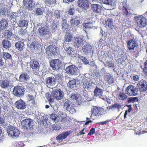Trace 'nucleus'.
I'll list each match as a JSON object with an SVG mask.
<instances>
[{"mask_svg":"<svg viewBox=\"0 0 147 147\" xmlns=\"http://www.w3.org/2000/svg\"><path fill=\"white\" fill-rule=\"evenodd\" d=\"M70 98L72 102H76L78 105H80L82 103L81 96L79 94L72 93L70 95Z\"/></svg>","mask_w":147,"mask_h":147,"instance_id":"14","label":"nucleus"},{"mask_svg":"<svg viewBox=\"0 0 147 147\" xmlns=\"http://www.w3.org/2000/svg\"><path fill=\"white\" fill-rule=\"evenodd\" d=\"M95 132V129L93 128H92L90 130V132L88 134V135L90 136H91L94 134Z\"/></svg>","mask_w":147,"mask_h":147,"instance_id":"58","label":"nucleus"},{"mask_svg":"<svg viewBox=\"0 0 147 147\" xmlns=\"http://www.w3.org/2000/svg\"><path fill=\"white\" fill-rule=\"evenodd\" d=\"M138 46V44L134 39H131L128 41L127 43V47L129 50H134L136 47Z\"/></svg>","mask_w":147,"mask_h":147,"instance_id":"20","label":"nucleus"},{"mask_svg":"<svg viewBox=\"0 0 147 147\" xmlns=\"http://www.w3.org/2000/svg\"><path fill=\"white\" fill-rule=\"evenodd\" d=\"M30 67L33 69H36L38 68L39 64L37 61L31 60L30 63Z\"/></svg>","mask_w":147,"mask_h":147,"instance_id":"31","label":"nucleus"},{"mask_svg":"<svg viewBox=\"0 0 147 147\" xmlns=\"http://www.w3.org/2000/svg\"><path fill=\"white\" fill-rule=\"evenodd\" d=\"M90 2L88 0H78V6L82 9L86 10L90 8Z\"/></svg>","mask_w":147,"mask_h":147,"instance_id":"12","label":"nucleus"},{"mask_svg":"<svg viewBox=\"0 0 147 147\" xmlns=\"http://www.w3.org/2000/svg\"><path fill=\"white\" fill-rule=\"evenodd\" d=\"M55 0H45V3L47 5H50L54 3Z\"/></svg>","mask_w":147,"mask_h":147,"instance_id":"51","label":"nucleus"},{"mask_svg":"<svg viewBox=\"0 0 147 147\" xmlns=\"http://www.w3.org/2000/svg\"><path fill=\"white\" fill-rule=\"evenodd\" d=\"M71 102L68 100H65L64 106L66 109L68 110L71 107Z\"/></svg>","mask_w":147,"mask_h":147,"instance_id":"49","label":"nucleus"},{"mask_svg":"<svg viewBox=\"0 0 147 147\" xmlns=\"http://www.w3.org/2000/svg\"><path fill=\"white\" fill-rule=\"evenodd\" d=\"M138 91V88L134 86L129 85L126 88L125 92L128 95L135 96L137 94Z\"/></svg>","mask_w":147,"mask_h":147,"instance_id":"7","label":"nucleus"},{"mask_svg":"<svg viewBox=\"0 0 147 147\" xmlns=\"http://www.w3.org/2000/svg\"><path fill=\"white\" fill-rule=\"evenodd\" d=\"M2 55L3 58L5 60L7 59H10L12 58L11 55L9 53L7 52H3Z\"/></svg>","mask_w":147,"mask_h":147,"instance_id":"50","label":"nucleus"},{"mask_svg":"<svg viewBox=\"0 0 147 147\" xmlns=\"http://www.w3.org/2000/svg\"><path fill=\"white\" fill-rule=\"evenodd\" d=\"M105 66H108L109 67H113L114 66V64L111 61H107L105 63H103Z\"/></svg>","mask_w":147,"mask_h":147,"instance_id":"54","label":"nucleus"},{"mask_svg":"<svg viewBox=\"0 0 147 147\" xmlns=\"http://www.w3.org/2000/svg\"><path fill=\"white\" fill-rule=\"evenodd\" d=\"M57 23H55L54 22L52 23L51 26V27L52 29L53 30H56L57 29Z\"/></svg>","mask_w":147,"mask_h":147,"instance_id":"59","label":"nucleus"},{"mask_svg":"<svg viewBox=\"0 0 147 147\" xmlns=\"http://www.w3.org/2000/svg\"><path fill=\"white\" fill-rule=\"evenodd\" d=\"M53 94L55 98L57 100H60L63 97V92L59 89H55Z\"/></svg>","mask_w":147,"mask_h":147,"instance_id":"19","label":"nucleus"},{"mask_svg":"<svg viewBox=\"0 0 147 147\" xmlns=\"http://www.w3.org/2000/svg\"><path fill=\"white\" fill-rule=\"evenodd\" d=\"M118 98L121 100H125L127 98V95L122 92H118L117 94Z\"/></svg>","mask_w":147,"mask_h":147,"instance_id":"37","label":"nucleus"},{"mask_svg":"<svg viewBox=\"0 0 147 147\" xmlns=\"http://www.w3.org/2000/svg\"><path fill=\"white\" fill-rule=\"evenodd\" d=\"M8 22L5 19L0 20V29L3 30L7 27Z\"/></svg>","mask_w":147,"mask_h":147,"instance_id":"33","label":"nucleus"},{"mask_svg":"<svg viewBox=\"0 0 147 147\" xmlns=\"http://www.w3.org/2000/svg\"><path fill=\"white\" fill-rule=\"evenodd\" d=\"M30 77L27 73H25L21 74L19 77V81L21 82H26L29 79Z\"/></svg>","mask_w":147,"mask_h":147,"instance_id":"26","label":"nucleus"},{"mask_svg":"<svg viewBox=\"0 0 147 147\" xmlns=\"http://www.w3.org/2000/svg\"><path fill=\"white\" fill-rule=\"evenodd\" d=\"M94 47L89 43L86 44L85 45L82 47V50L86 55H88L91 53H93Z\"/></svg>","mask_w":147,"mask_h":147,"instance_id":"17","label":"nucleus"},{"mask_svg":"<svg viewBox=\"0 0 147 147\" xmlns=\"http://www.w3.org/2000/svg\"><path fill=\"white\" fill-rule=\"evenodd\" d=\"M94 22L95 21H93L92 19H90L89 21L87 23H85L84 24L83 26L85 28L88 29L91 28H93Z\"/></svg>","mask_w":147,"mask_h":147,"instance_id":"27","label":"nucleus"},{"mask_svg":"<svg viewBox=\"0 0 147 147\" xmlns=\"http://www.w3.org/2000/svg\"><path fill=\"white\" fill-rule=\"evenodd\" d=\"M4 34L5 38L11 40V37L12 36V33L11 30H6L4 31Z\"/></svg>","mask_w":147,"mask_h":147,"instance_id":"42","label":"nucleus"},{"mask_svg":"<svg viewBox=\"0 0 147 147\" xmlns=\"http://www.w3.org/2000/svg\"><path fill=\"white\" fill-rule=\"evenodd\" d=\"M0 86L3 88H7L9 86V81L6 80H1L0 81Z\"/></svg>","mask_w":147,"mask_h":147,"instance_id":"39","label":"nucleus"},{"mask_svg":"<svg viewBox=\"0 0 147 147\" xmlns=\"http://www.w3.org/2000/svg\"><path fill=\"white\" fill-rule=\"evenodd\" d=\"M3 48L8 49L11 47V43L8 40H4L2 43Z\"/></svg>","mask_w":147,"mask_h":147,"instance_id":"43","label":"nucleus"},{"mask_svg":"<svg viewBox=\"0 0 147 147\" xmlns=\"http://www.w3.org/2000/svg\"><path fill=\"white\" fill-rule=\"evenodd\" d=\"M55 77L60 81H61L63 78L62 74L61 73L56 74L55 75Z\"/></svg>","mask_w":147,"mask_h":147,"instance_id":"52","label":"nucleus"},{"mask_svg":"<svg viewBox=\"0 0 147 147\" xmlns=\"http://www.w3.org/2000/svg\"><path fill=\"white\" fill-rule=\"evenodd\" d=\"M104 98L102 99L106 101L108 103L111 104V103L112 101L109 99L108 98H107L105 96V97H104Z\"/></svg>","mask_w":147,"mask_h":147,"instance_id":"62","label":"nucleus"},{"mask_svg":"<svg viewBox=\"0 0 147 147\" xmlns=\"http://www.w3.org/2000/svg\"><path fill=\"white\" fill-rule=\"evenodd\" d=\"M44 12V9L42 7L38 8L36 11L35 15L37 16H40L43 14Z\"/></svg>","mask_w":147,"mask_h":147,"instance_id":"47","label":"nucleus"},{"mask_svg":"<svg viewBox=\"0 0 147 147\" xmlns=\"http://www.w3.org/2000/svg\"><path fill=\"white\" fill-rule=\"evenodd\" d=\"M80 58L82 60L85 64H86L89 63V62L84 57L82 56H80Z\"/></svg>","mask_w":147,"mask_h":147,"instance_id":"56","label":"nucleus"},{"mask_svg":"<svg viewBox=\"0 0 147 147\" xmlns=\"http://www.w3.org/2000/svg\"><path fill=\"white\" fill-rule=\"evenodd\" d=\"M15 47L16 49L20 51H22L24 48V44L21 41H18L16 43Z\"/></svg>","mask_w":147,"mask_h":147,"instance_id":"38","label":"nucleus"},{"mask_svg":"<svg viewBox=\"0 0 147 147\" xmlns=\"http://www.w3.org/2000/svg\"><path fill=\"white\" fill-rule=\"evenodd\" d=\"M16 108L19 109H24L26 107V105L25 102L21 100H19L16 102Z\"/></svg>","mask_w":147,"mask_h":147,"instance_id":"22","label":"nucleus"},{"mask_svg":"<svg viewBox=\"0 0 147 147\" xmlns=\"http://www.w3.org/2000/svg\"><path fill=\"white\" fill-rule=\"evenodd\" d=\"M78 84V81L76 79L72 80L69 81L68 82V86L71 88L76 87Z\"/></svg>","mask_w":147,"mask_h":147,"instance_id":"36","label":"nucleus"},{"mask_svg":"<svg viewBox=\"0 0 147 147\" xmlns=\"http://www.w3.org/2000/svg\"><path fill=\"white\" fill-rule=\"evenodd\" d=\"M5 118L3 116H0V124L4 125L5 124Z\"/></svg>","mask_w":147,"mask_h":147,"instance_id":"57","label":"nucleus"},{"mask_svg":"<svg viewBox=\"0 0 147 147\" xmlns=\"http://www.w3.org/2000/svg\"><path fill=\"white\" fill-rule=\"evenodd\" d=\"M137 86L140 92H144L147 90V82L143 80L138 82Z\"/></svg>","mask_w":147,"mask_h":147,"instance_id":"11","label":"nucleus"},{"mask_svg":"<svg viewBox=\"0 0 147 147\" xmlns=\"http://www.w3.org/2000/svg\"><path fill=\"white\" fill-rule=\"evenodd\" d=\"M123 7H122V10L125 16L130 13L129 12V11L127 10V8H126V4L125 3H123L122 4Z\"/></svg>","mask_w":147,"mask_h":147,"instance_id":"44","label":"nucleus"},{"mask_svg":"<svg viewBox=\"0 0 147 147\" xmlns=\"http://www.w3.org/2000/svg\"><path fill=\"white\" fill-rule=\"evenodd\" d=\"M50 64L53 70H57L60 68L61 66V62L59 59H55L51 61Z\"/></svg>","mask_w":147,"mask_h":147,"instance_id":"16","label":"nucleus"},{"mask_svg":"<svg viewBox=\"0 0 147 147\" xmlns=\"http://www.w3.org/2000/svg\"><path fill=\"white\" fill-rule=\"evenodd\" d=\"M79 18L78 17H72L70 20V23L72 26H77L79 24Z\"/></svg>","mask_w":147,"mask_h":147,"instance_id":"29","label":"nucleus"},{"mask_svg":"<svg viewBox=\"0 0 147 147\" xmlns=\"http://www.w3.org/2000/svg\"><path fill=\"white\" fill-rule=\"evenodd\" d=\"M62 27L63 31L67 29L68 24L67 23V20L66 19H62Z\"/></svg>","mask_w":147,"mask_h":147,"instance_id":"45","label":"nucleus"},{"mask_svg":"<svg viewBox=\"0 0 147 147\" xmlns=\"http://www.w3.org/2000/svg\"><path fill=\"white\" fill-rule=\"evenodd\" d=\"M135 19L138 26L140 28L144 27L146 25L147 20L142 16H138L135 17Z\"/></svg>","mask_w":147,"mask_h":147,"instance_id":"6","label":"nucleus"},{"mask_svg":"<svg viewBox=\"0 0 147 147\" xmlns=\"http://www.w3.org/2000/svg\"><path fill=\"white\" fill-rule=\"evenodd\" d=\"M65 42H64L63 44L64 46V49L66 51L67 53L69 54H71L72 52H73V48L70 47H66L65 45Z\"/></svg>","mask_w":147,"mask_h":147,"instance_id":"46","label":"nucleus"},{"mask_svg":"<svg viewBox=\"0 0 147 147\" xmlns=\"http://www.w3.org/2000/svg\"><path fill=\"white\" fill-rule=\"evenodd\" d=\"M61 12L58 10H55L54 12V16L57 18H59L60 17Z\"/></svg>","mask_w":147,"mask_h":147,"instance_id":"53","label":"nucleus"},{"mask_svg":"<svg viewBox=\"0 0 147 147\" xmlns=\"http://www.w3.org/2000/svg\"><path fill=\"white\" fill-rule=\"evenodd\" d=\"M100 72L102 74H104V75L106 74H108L107 73L105 69L104 68H103L102 69Z\"/></svg>","mask_w":147,"mask_h":147,"instance_id":"64","label":"nucleus"},{"mask_svg":"<svg viewBox=\"0 0 147 147\" xmlns=\"http://www.w3.org/2000/svg\"><path fill=\"white\" fill-rule=\"evenodd\" d=\"M94 94L97 96L102 99L104 98L105 96L103 94L102 90L98 88H96L94 91Z\"/></svg>","mask_w":147,"mask_h":147,"instance_id":"25","label":"nucleus"},{"mask_svg":"<svg viewBox=\"0 0 147 147\" xmlns=\"http://www.w3.org/2000/svg\"><path fill=\"white\" fill-rule=\"evenodd\" d=\"M91 7L92 10L95 15L98 16L101 14L102 10L101 5L97 4H93L91 5Z\"/></svg>","mask_w":147,"mask_h":147,"instance_id":"15","label":"nucleus"},{"mask_svg":"<svg viewBox=\"0 0 147 147\" xmlns=\"http://www.w3.org/2000/svg\"><path fill=\"white\" fill-rule=\"evenodd\" d=\"M47 84L48 86H54L56 84L57 80L54 77H50L46 79Z\"/></svg>","mask_w":147,"mask_h":147,"instance_id":"21","label":"nucleus"},{"mask_svg":"<svg viewBox=\"0 0 147 147\" xmlns=\"http://www.w3.org/2000/svg\"><path fill=\"white\" fill-rule=\"evenodd\" d=\"M7 133L9 136L13 138L18 137L20 134L19 130L15 127L11 125L8 127Z\"/></svg>","mask_w":147,"mask_h":147,"instance_id":"5","label":"nucleus"},{"mask_svg":"<svg viewBox=\"0 0 147 147\" xmlns=\"http://www.w3.org/2000/svg\"><path fill=\"white\" fill-rule=\"evenodd\" d=\"M28 21L24 20H20L18 23V25L20 27L26 28L28 27Z\"/></svg>","mask_w":147,"mask_h":147,"instance_id":"28","label":"nucleus"},{"mask_svg":"<svg viewBox=\"0 0 147 147\" xmlns=\"http://www.w3.org/2000/svg\"><path fill=\"white\" fill-rule=\"evenodd\" d=\"M117 0H100V3L112 7L116 3Z\"/></svg>","mask_w":147,"mask_h":147,"instance_id":"24","label":"nucleus"},{"mask_svg":"<svg viewBox=\"0 0 147 147\" xmlns=\"http://www.w3.org/2000/svg\"><path fill=\"white\" fill-rule=\"evenodd\" d=\"M104 114V110L103 109L95 107H94L93 109L92 110V114L90 117H98L99 116ZM96 118L94 117V119H95Z\"/></svg>","mask_w":147,"mask_h":147,"instance_id":"8","label":"nucleus"},{"mask_svg":"<svg viewBox=\"0 0 147 147\" xmlns=\"http://www.w3.org/2000/svg\"><path fill=\"white\" fill-rule=\"evenodd\" d=\"M103 23L105 25L108 26L109 28L111 29L115 28V26L113 25V20L111 19H108L107 20H105Z\"/></svg>","mask_w":147,"mask_h":147,"instance_id":"32","label":"nucleus"},{"mask_svg":"<svg viewBox=\"0 0 147 147\" xmlns=\"http://www.w3.org/2000/svg\"><path fill=\"white\" fill-rule=\"evenodd\" d=\"M40 46V45L38 42H34L31 43L30 45V47L31 50H33L38 49L39 48Z\"/></svg>","mask_w":147,"mask_h":147,"instance_id":"41","label":"nucleus"},{"mask_svg":"<svg viewBox=\"0 0 147 147\" xmlns=\"http://www.w3.org/2000/svg\"><path fill=\"white\" fill-rule=\"evenodd\" d=\"M104 79L108 83L111 84L113 82V78L109 74H106L104 75Z\"/></svg>","mask_w":147,"mask_h":147,"instance_id":"34","label":"nucleus"},{"mask_svg":"<svg viewBox=\"0 0 147 147\" xmlns=\"http://www.w3.org/2000/svg\"><path fill=\"white\" fill-rule=\"evenodd\" d=\"M73 38L72 35L70 33L66 32L64 38L65 41L67 42H71Z\"/></svg>","mask_w":147,"mask_h":147,"instance_id":"40","label":"nucleus"},{"mask_svg":"<svg viewBox=\"0 0 147 147\" xmlns=\"http://www.w3.org/2000/svg\"><path fill=\"white\" fill-rule=\"evenodd\" d=\"M80 80L83 83L82 86L86 91H91L95 85L90 79L84 76H82Z\"/></svg>","mask_w":147,"mask_h":147,"instance_id":"1","label":"nucleus"},{"mask_svg":"<svg viewBox=\"0 0 147 147\" xmlns=\"http://www.w3.org/2000/svg\"><path fill=\"white\" fill-rule=\"evenodd\" d=\"M15 13L13 12L9 13H8V16H10L11 19H13L15 17V15H14Z\"/></svg>","mask_w":147,"mask_h":147,"instance_id":"63","label":"nucleus"},{"mask_svg":"<svg viewBox=\"0 0 147 147\" xmlns=\"http://www.w3.org/2000/svg\"><path fill=\"white\" fill-rule=\"evenodd\" d=\"M9 13L7 7H2L0 8V16H1L4 17Z\"/></svg>","mask_w":147,"mask_h":147,"instance_id":"30","label":"nucleus"},{"mask_svg":"<svg viewBox=\"0 0 147 147\" xmlns=\"http://www.w3.org/2000/svg\"><path fill=\"white\" fill-rule=\"evenodd\" d=\"M23 5L26 9L31 10L35 7L36 5L33 0H24Z\"/></svg>","mask_w":147,"mask_h":147,"instance_id":"9","label":"nucleus"},{"mask_svg":"<svg viewBox=\"0 0 147 147\" xmlns=\"http://www.w3.org/2000/svg\"><path fill=\"white\" fill-rule=\"evenodd\" d=\"M75 11V10L74 8H71L68 11V14H69L70 15H73Z\"/></svg>","mask_w":147,"mask_h":147,"instance_id":"60","label":"nucleus"},{"mask_svg":"<svg viewBox=\"0 0 147 147\" xmlns=\"http://www.w3.org/2000/svg\"><path fill=\"white\" fill-rule=\"evenodd\" d=\"M38 31L39 34L44 38H48L51 35L50 29L47 26L40 28Z\"/></svg>","mask_w":147,"mask_h":147,"instance_id":"3","label":"nucleus"},{"mask_svg":"<svg viewBox=\"0 0 147 147\" xmlns=\"http://www.w3.org/2000/svg\"><path fill=\"white\" fill-rule=\"evenodd\" d=\"M66 116L67 115L66 114L61 113L57 115L53 114L51 115L52 119L55 122L62 121L63 122H64L66 119Z\"/></svg>","mask_w":147,"mask_h":147,"instance_id":"4","label":"nucleus"},{"mask_svg":"<svg viewBox=\"0 0 147 147\" xmlns=\"http://www.w3.org/2000/svg\"><path fill=\"white\" fill-rule=\"evenodd\" d=\"M66 71L69 75L76 76L79 74L78 69L73 65H71L67 67L66 69Z\"/></svg>","mask_w":147,"mask_h":147,"instance_id":"13","label":"nucleus"},{"mask_svg":"<svg viewBox=\"0 0 147 147\" xmlns=\"http://www.w3.org/2000/svg\"><path fill=\"white\" fill-rule=\"evenodd\" d=\"M46 53L49 55L51 54H55L56 52V48L54 46L50 45L46 49Z\"/></svg>","mask_w":147,"mask_h":147,"instance_id":"23","label":"nucleus"},{"mask_svg":"<svg viewBox=\"0 0 147 147\" xmlns=\"http://www.w3.org/2000/svg\"><path fill=\"white\" fill-rule=\"evenodd\" d=\"M24 89L22 86H16L13 89V93L17 96L20 97L24 95Z\"/></svg>","mask_w":147,"mask_h":147,"instance_id":"10","label":"nucleus"},{"mask_svg":"<svg viewBox=\"0 0 147 147\" xmlns=\"http://www.w3.org/2000/svg\"><path fill=\"white\" fill-rule=\"evenodd\" d=\"M72 42L74 44L75 47L77 48L81 47L84 43L82 38L80 37H74Z\"/></svg>","mask_w":147,"mask_h":147,"instance_id":"18","label":"nucleus"},{"mask_svg":"<svg viewBox=\"0 0 147 147\" xmlns=\"http://www.w3.org/2000/svg\"><path fill=\"white\" fill-rule=\"evenodd\" d=\"M26 30L23 29L21 28L18 31V34L21 36H23L26 33Z\"/></svg>","mask_w":147,"mask_h":147,"instance_id":"55","label":"nucleus"},{"mask_svg":"<svg viewBox=\"0 0 147 147\" xmlns=\"http://www.w3.org/2000/svg\"><path fill=\"white\" fill-rule=\"evenodd\" d=\"M123 106L121 103H115L112 105L113 109H117L119 111L121 109H122Z\"/></svg>","mask_w":147,"mask_h":147,"instance_id":"48","label":"nucleus"},{"mask_svg":"<svg viewBox=\"0 0 147 147\" xmlns=\"http://www.w3.org/2000/svg\"><path fill=\"white\" fill-rule=\"evenodd\" d=\"M69 135L68 132H66L59 135L56 137L57 140L60 142V140L65 139Z\"/></svg>","mask_w":147,"mask_h":147,"instance_id":"35","label":"nucleus"},{"mask_svg":"<svg viewBox=\"0 0 147 147\" xmlns=\"http://www.w3.org/2000/svg\"><path fill=\"white\" fill-rule=\"evenodd\" d=\"M21 123L22 128L26 131H29L32 129L34 124L33 120L30 119L23 120Z\"/></svg>","mask_w":147,"mask_h":147,"instance_id":"2","label":"nucleus"},{"mask_svg":"<svg viewBox=\"0 0 147 147\" xmlns=\"http://www.w3.org/2000/svg\"><path fill=\"white\" fill-rule=\"evenodd\" d=\"M144 67L143 69L144 71L146 73H147V60L144 63Z\"/></svg>","mask_w":147,"mask_h":147,"instance_id":"61","label":"nucleus"}]
</instances>
